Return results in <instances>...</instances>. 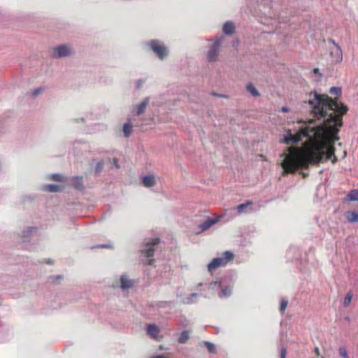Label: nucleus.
Instances as JSON below:
<instances>
[{"label": "nucleus", "mask_w": 358, "mask_h": 358, "mask_svg": "<svg viewBox=\"0 0 358 358\" xmlns=\"http://www.w3.org/2000/svg\"><path fill=\"white\" fill-rule=\"evenodd\" d=\"M311 112L317 119H323L317 124L313 120L308 122H299L292 132L287 129L283 135L282 142L297 144L304 139L310 146L306 153L297 149L289 148V153L282 155V167L285 173H293L301 168L315 165L331 159L332 163L337 160L334 155V143L338 140L337 134L343 125L342 116L348 108L337 100L327 95L314 92L308 100Z\"/></svg>", "instance_id": "nucleus-1"}, {"label": "nucleus", "mask_w": 358, "mask_h": 358, "mask_svg": "<svg viewBox=\"0 0 358 358\" xmlns=\"http://www.w3.org/2000/svg\"><path fill=\"white\" fill-rule=\"evenodd\" d=\"M159 241L158 238H150L144 241L143 247L140 250V252L145 257L143 260L145 264L151 265L153 263L154 259L152 257Z\"/></svg>", "instance_id": "nucleus-2"}, {"label": "nucleus", "mask_w": 358, "mask_h": 358, "mask_svg": "<svg viewBox=\"0 0 358 358\" xmlns=\"http://www.w3.org/2000/svg\"><path fill=\"white\" fill-rule=\"evenodd\" d=\"M234 258V254L227 250L224 252L222 255L221 257H218L216 258H214L208 264V271L209 272H212L215 269L226 266L229 262L232 260Z\"/></svg>", "instance_id": "nucleus-3"}, {"label": "nucleus", "mask_w": 358, "mask_h": 358, "mask_svg": "<svg viewBox=\"0 0 358 358\" xmlns=\"http://www.w3.org/2000/svg\"><path fill=\"white\" fill-rule=\"evenodd\" d=\"M146 45L161 60L164 59L169 54L168 48L161 41L151 40L147 42Z\"/></svg>", "instance_id": "nucleus-4"}, {"label": "nucleus", "mask_w": 358, "mask_h": 358, "mask_svg": "<svg viewBox=\"0 0 358 358\" xmlns=\"http://www.w3.org/2000/svg\"><path fill=\"white\" fill-rule=\"evenodd\" d=\"M223 39V36L220 35L217 36L214 39L210 40L213 41V43L207 53V60L209 62H213L216 61L219 55L220 47L222 43Z\"/></svg>", "instance_id": "nucleus-5"}, {"label": "nucleus", "mask_w": 358, "mask_h": 358, "mask_svg": "<svg viewBox=\"0 0 358 358\" xmlns=\"http://www.w3.org/2000/svg\"><path fill=\"white\" fill-rule=\"evenodd\" d=\"M73 54V48L66 44L59 45L52 48L51 55L55 59L66 57Z\"/></svg>", "instance_id": "nucleus-6"}, {"label": "nucleus", "mask_w": 358, "mask_h": 358, "mask_svg": "<svg viewBox=\"0 0 358 358\" xmlns=\"http://www.w3.org/2000/svg\"><path fill=\"white\" fill-rule=\"evenodd\" d=\"M329 55L332 63H340L343 59V52L340 45L329 48Z\"/></svg>", "instance_id": "nucleus-7"}, {"label": "nucleus", "mask_w": 358, "mask_h": 358, "mask_svg": "<svg viewBox=\"0 0 358 358\" xmlns=\"http://www.w3.org/2000/svg\"><path fill=\"white\" fill-rule=\"evenodd\" d=\"M204 286L206 287L204 292L201 293V294L204 297H208L209 296V291L214 290L217 288H219V282L217 281H212L209 283H202L200 282L196 286V289L199 291H201V289H199L200 287Z\"/></svg>", "instance_id": "nucleus-8"}, {"label": "nucleus", "mask_w": 358, "mask_h": 358, "mask_svg": "<svg viewBox=\"0 0 358 358\" xmlns=\"http://www.w3.org/2000/svg\"><path fill=\"white\" fill-rule=\"evenodd\" d=\"M149 102H150V98L149 97H145V99H143V101L133 106L132 108V113L135 115H142L143 113H145L148 104H149Z\"/></svg>", "instance_id": "nucleus-9"}, {"label": "nucleus", "mask_w": 358, "mask_h": 358, "mask_svg": "<svg viewBox=\"0 0 358 358\" xmlns=\"http://www.w3.org/2000/svg\"><path fill=\"white\" fill-rule=\"evenodd\" d=\"M120 288L122 290L132 288L136 284V281L134 280L130 279L129 275L127 274H122L120 275Z\"/></svg>", "instance_id": "nucleus-10"}, {"label": "nucleus", "mask_w": 358, "mask_h": 358, "mask_svg": "<svg viewBox=\"0 0 358 358\" xmlns=\"http://www.w3.org/2000/svg\"><path fill=\"white\" fill-rule=\"evenodd\" d=\"M220 292H218V296L220 298H227L231 295L233 285H224L222 282H219Z\"/></svg>", "instance_id": "nucleus-11"}, {"label": "nucleus", "mask_w": 358, "mask_h": 358, "mask_svg": "<svg viewBox=\"0 0 358 358\" xmlns=\"http://www.w3.org/2000/svg\"><path fill=\"white\" fill-rule=\"evenodd\" d=\"M141 181L145 187L150 188L157 184V177L153 173L141 176Z\"/></svg>", "instance_id": "nucleus-12"}, {"label": "nucleus", "mask_w": 358, "mask_h": 358, "mask_svg": "<svg viewBox=\"0 0 358 358\" xmlns=\"http://www.w3.org/2000/svg\"><path fill=\"white\" fill-rule=\"evenodd\" d=\"M38 231V228L36 227H26L20 233V236L24 239L29 238L34 234H36Z\"/></svg>", "instance_id": "nucleus-13"}, {"label": "nucleus", "mask_w": 358, "mask_h": 358, "mask_svg": "<svg viewBox=\"0 0 358 358\" xmlns=\"http://www.w3.org/2000/svg\"><path fill=\"white\" fill-rule=\"evenodd\" d=\"M252 201H248L245 203L239 204L236 207V210L238 214L250 213L252 212V208L250 207L252 205Z\"/></svg>", "instance_id": "nucleus-14"}, {"label": "nucleus", "mask_w": 358, "mask_h": 358, "mask_svg": "<svg viewBox=\"0 0 358 358\" xmlns=\"http://www.w3.org/2000/svg\"><path fill=\"white\" fill-rule=\"evenodd\" d=\"M147 331L148 334L150 336V337L156 339L159 336V329L156 324H150L147 327Z\"/></svg>", "instance_id": "nucleus-15"}, {"label": "nucleus", "mask_w": 358, "mask_h": 358, "mask_svg": "<svg viewBox=\"0 0 358 358\" xmlns=\"http://www.w3.org/2000/svg\"><path fill=\"white\" fill-rule=\"evenodd\" d=\"M223 32L227 35H231L235 31V26L231 21L226 22L222 27Z\"/></svg>", "instance_id": "nucleus-16"}, {"label": "nucleus", "mask_w": 358, "mask_h": 358, "mask_svg": "<svg viewBox=\"0 0 358 358\" xmlns=\"http://www.w3.org/2000/svg\"><path fill=\"white\" fill-rule=\"evenodd\" d=\"M217 222V220L211 217H208L207 220H206L203 222H202L199 227L201 228V231H206L210 227H212L213 224H215Z\"/></svg>", "instance_id": "nucleus-17"}, {"label": "nucleus", "mask_w": 358, "mask_h": 358, "mask_svg": "<svg viewBox=\"0 0 358 358\" xmlns=\"http://www.w3.org/2000/svg\"><path fill=\"white\" fill-rule=\"evenodd\" d=\"M73 186L75 189L82 191L84 189V185L83 184V177L82 176H75L72 179Z\"/></svg>", "instance_id": "nucleus-18"}, {"label": "nucleus", "mask_w": 358, "mask_h": 358, "mask_svg": "<svg viewBox=\"0 0 358 358\" xmlns=\"http://www.w3.org/2000/svg\"><path fill=\"white\" fill-rule=\"evenodd\" d=\"M132 128L133 125L131 122V119H128V122L123 125V134L124 136L127 138L129 137L131 133H132Z\"/></svg>", "instance_id": "nucleus-19"}, {"label": "nucleus", "mask_w": 358, "mask_h": 358, "mask_svg": "<svg viewBox=\"0 0 358 358\" xmlns=\"http://www.w3.org/2000/svg\"><path fill=\"white\" fill-rule=\"evenodd\" d=\"M62 187L58 185L50 184L43 187V189L48 192H58L62 190Z\"/></svg>", "instance_id": "nucleus-20"}, {"label": "nucleus", "mask_w": 358, "mask_h": 358, "mask_svg": "<svg viewBox=\"0 0 358 358\" xmlns=\"http://www.w3.org/2000/svg\"><path fill=\"white\" fill-rule=\"evenodd\" d=\"M199 294L197 293H192L187 297L182 300L184 304H192L197 301Z\"/></svg>", "instance_id": "nucleus-21"}, {"label": "nucleus", "mask_w": 358, "mask_h": 358, "mask_svg": "<svg viewBox=\"0 0 358 358\" xmlns=\"http://www.w3.org/2000/svg\"><path fill=\"white\" fill-rule=\"evenodd\" d=\"M347 201H358V190L352 189L349 192L345 197Z\"/></svg>", "instance_id": "nucleus-22"}, {"label": "nucleus", "mask_w": 358, "mask_h": 358, "mask_svg": "<svg viewBox=\"0 0 358 358\" xmlns=\"http://www.w3.org/2000/svg\"><path fill=\"white\" fill-rule=\"evenodd\" d=\"M349 222H358V213L355 211H349L346 214Z\"/></svg>", "instance_id": "nucleus-23"}, {"label": "nucleus", "mask_w": 358, "mask_h": 358, "mask_svg": "<svg viewBox=\"0 0 358 358\" xmlns=\"http://www.w3.org/2000/svg\"><path fill=\"white\" fill-rule=\"evenodd\" d=\"M189 332L187 330H184L181 332L178 339V341L179 343H185L187 342V341L189 339Z\"/></svg>", "instance_id": "nucleus-24"}, {"label": "nucleus", "mask_w": 358, "mask_h": 358, "mask_svg": "<svg viewBox=\"0 0 358 358\" xmlns=\"http://www.w3.org/2000/svg\"><path fill=\"white\" fill-rule=\"evenodd\" d=\"M247 91L250 93L253 96H259V93L257 91V90L255 88V87L250 83L246 87Z\"/></svg>", "instance_id": "nucleus-25"}, {"label": "nucleus", "mask_w": 358, "mask_h": 358, "mask_svg": "<svg viewBox=\"0 0 358 358\" xmlns=\"http://www.w3.org/2000/svg\"><path fill=\"white\" fill-rule=\"evenodd\" d=\"M203 343L210 353L215 352V346L213 343L210 341H204Z\"/></svg>", "instance_id": "nucleus-26"}, {"label": "nucleus", "mask_w": 358, "mask_h": 358, "mask_svg": "<svg viewBox=\"0 0 358 358\" xmlns=\"http://www.w3.org/2000/svg\"><path fill=\"white\" fill-rule=\"evenodd\" d=\"M174 303H175L171 301H159L157 303V306L159 308H166V307L171 308L174 305Z\"/></svg>", "instance_id": "nucleus-27"}, {"label": "nucleus", "mask_w": 358, "mask_h": 358, "mask_svg": "<svg viewBox=\"0 0 358 358\" xmlns=\"http://www.w3.org/2000/svg\"><path fill=\"white\" fill-rule=\"evenodd\" d=\"M288 305V300L286 299H282L280 303V312L282 313Z\"/></svg>", "instance_id": "nucleus-28"}, {"label": "nucleus", "mask_w": 358, "mask_h": 358, "mask_svg": "<svg viewBox=\"0 0 358 358\" xmlns=\"http://www.w3.org/2000/svg\"><path fill=\"white\" fill-rule=\"evenodd\" d=\"M329 92L331 94H335L336 96H339L341 94V88L340 87H332L329 90Z\"/></svg>", "instance_id": "nucleus-29"}, {"label": "nucleus", "mask_w": 358, "mask_h": 358, "mask_svg": "<svg viewBox=\"0 0 358 358\" xmlns=\"http://www.w3.org/2000/svg\"><path fill=\"white\" fill-rule=\"evenodd\" d=\"M44 89L41 87H37L36 89H34L31 92V96L32 97H36L38 96L39 94H41L43 92Z\"/></svg>", "instance_id": "nucleus-30"}, {"label": "nucleus", "mask_w": 358, "mask_h": 358, "mask_svg": "<svg viewBox=\"0 0 358 358\" xmlns=\"http://www.w3.org/2000/svg\"><path fill=\"white\" fill-rule=\"evenodd\" d=\"M103 168V162L100 161L96 164V166L94 167V172L95 173H100Z\"/></svg>", "instance_id": "nucleus-31"}, {"label": "nucleus", "mask_w": 358, "mask_h": 358, "mask_svg": "<svg viewBox=\"0 0 358 358\" xmlns=\"http://www.w3.org/2000/svg\"><path fill=\"white\" fill-rule=\"evenodd\" d=\"M50 178L55 181H63V176L59 173H54L50 176Z\"/></svg>", "instance_id": "nucleus-32"}, {"label": "nucleus", "mask_w": 358, "mask_h": 358, "mask_svg": "<svg viewBox=\"0 0 358 358\" xmlns=\"http://www.w3.org/2000/svg\"><path fill=\"white\" fill-rule=\"evenodd\" d=\"M352 295L351 293L347 294V295L345 296V297L344 299V301H343L344 306H348V305L350 304V303L352 300Z\"/></svg>", "instance_id": "nucleus-33"}, {"label": "nucleus", "mask_w": 358, "mask_h": 358, "mask_svg": "<svg viewBox=\"0 0 358 358\" xmlns=\"http://www.w3.org/2000/svg\"><path fill=\"white\" fill-rule=\"evenodd\" d=\"M339 354L343 358H348V352L345 348L341 346L339 348Z\"/></svg>", "instance_id": "nucleus-34"}, {"label": "nucleus", "mask_w": 358, "mask_h": 358, "mask_svg": "<svg viewBox=\"0 0 358 358\" xmlns=\"http://www.w3.org/2000/svg\"><path fill=\"white\" fill-rule=\"evenodd\" d=\"M145 79H138L135 82V88L136 90H139L145 83Z\"/></svg>", "instance_id": "nucleus-35"}, {"label": "nucleus", "mask_w": 358, "mask_h": 358, "mask_svg": "<svg viewBox=\"0 0 358 358\" xmlns=\"http://www.w3.org/2000/svg\"><path fill=\"white\" fill-rule=\"evenodd\" d=\"M287 354L286 348H281L280 349V358H285Z\"/></svg>", "instance_id": "nucleus-36"}, {"label": "nucleus", "mask_w": 358, "mask_h": 358, "mask_svg": "<svg viewBox=\"0 0 358 358\" xmlns=\"http://www.w3.org/2000/svg\"><path fill=\"white\" fill-rule=\"evenodd\" d=\"M280 112L287 113L289 111V108L288 107H282L280 110Z\"/></svg>", "instance_id": "nucleus-37"}, {"label": "nucleus", "mask_w": 358, "mask_h": 358, "mask_svg": "<svg viewBox=\"0 0 358 358\" xmlns=\"http://www.w3.org/2000/svg\"><path fill=\"white\" fill-rule=\"evenodd\" d=\"M113 164L115 166V167L119 168L118 160L117 159L114 158L113 159Z\"/></svg>", "instance_id": "nucleus-38"}, {"label": "nucleus", "mask_w": 358, "mask_h": 358, "mask_svg": "<svg viewBox=\"0 0 358 358\" xmlns=\"http://www.w3.org/2000/svg\"><path fill=\"white\" fill-rule=\"evenodd\" d=\"M62 278V275H56V276L52 277V282H55V280H60Z\"/></svg>", "instance_id": "nucleus-39"}, {"label": "nucleus", "mask_w": 358, "mask_h": 358, "mask_svg": "<svg viewBox=\"0 0 358 358\" xmlns=\"http://www.w3.org/2000/svg\"><path fill=\"white\" fill-rule=\"evenodd\" d=\"M329 43H331L333 45V46H335V45H339L338 44H337L335 41L334 39H329Z\"/></svg>", "instance_id": "nucleus-40"}, {"label": "nucleus", "mask_w": 358, "mask_h": 358, "mask_svg": "<svg viewBox=\"0 0 358 358\" xmlns=\"http://www.w3.org/2000/svg\"><path fill=\"white\" fill-rule=\"evenodd\" d=\"M315 352L317 356L320 355V350H319V348L317 347L315 348Z\"/></svg>", "instance_id": "nucleus-41"}, {"label": "nucleus", "mask_w": 358, "mask_h": 358, "mask_svg": "<svg viewBox=\"0 0 358 358\" xmlns=\"http://www.w3.org/2000/svg\"><path fill=\"white\" fill-rule=\"evenodd\" d=\"M99 248H109V245L108 244H101L98 246Z\"/></svg>", "instance_id": "nucleus-42"}, {"label": "nucleus", "mask_w": 358, "mask_h": 358, "mask_svg": "<svg viewBox=\"0 0 358 358\" xmlns=\"http://www.w3.org/2000/svg\"><path fill=\"white\" fill-rule=\"evenodd\" d=\"M152 358H166V357L162 355H157L155 357H153Z\"/></svg>", "instance_id": "nucleus-43"}, {"label": "nucleus", "mask_w": 358, "mask_h": 358, "mask_svg": "<svg viewBox=\"0 0 358 358\" xmlns=\"http://www.w3.org/2000/svg\"><path fill=\"white\" fill-rule=\"evenodd\" d=\"M313 72H314V73L317 74V73H319V69L315 68L313 69Z\"/></svg>", "instance_id": "nucleus-44"}, {"label": "nucleus", "mask_w": 358, "mask_h": 358, "mask_svg": "<svg viewBox=\"0 0 358 358\" xmlns=\"http://www.w3.org/2000/svg\"><path fill=\"white\" fill-rule=\"evenodd\" d=\"M215 96H223L222 95H220V94H215Z\"/></svg>", "instance_id": "nucleus-45"}, {"label": "nucleus", "mask_w": 358, "mask_h": 358, "mask_svg": "<svg viewBox=\"0 0 358 358\" xmlns=\"http://www.w3.org/2000/svg\"><path fill=\"white\" fill-rule=\"evenodd\" d=\"M322 358H324V357H322Z\"/></svg>", "instance_id": "nucleus-46"}]
</instances>
